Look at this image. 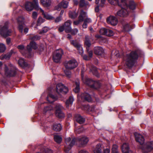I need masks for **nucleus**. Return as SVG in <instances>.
I'll list each match as a JSON object with an SVG mask.
<instances>
[{"instance_id": "obj_1", "label": "nucleus", "mask_w": 153, "mask_h": 153, "mask_svg": "<svg viewBox=\"0 0 153 153\" xmlns=\"http://www.w3.org/2000/svg\"><path fill=\"white\" fill-rule=\"evenodd\" d=\"M142 52L137 50L133 51L127 54L124 58L127 67L131 68L134 65L139 56H141Z\"/></svg>"}, {"instance_id": "obj_2", "label": "nucleus", "mask_w": 153, "mask_h": 153, "mask_svg": "<svg viewBox=\"0 0 153 153\" xmlns=\"http://www.w3.org/2000/svg\"><path fill=\"white\" fill-rule=\"evenodd\" d=\"M9 22H6L4 25L3 26H0V34L1 35L5 38L11 35L12 32L11 29H8Z\"/></svg>"}, {"instance_id": "obj_3", "label": "nucleus", "mask_w": 153, "mask_h": 153, "mask_svg": "<svg viewBox=\"0 0 153 153\" xmlns=\"http://www.w3.org/2000/svg\"><path fill=\"white\" fill-rule=\"evenodd\" d=\"M5 74L7 76L13 77L16 74L17 69L11 64L7 67L5 65L4 68Z\"/></svg>"}, {"instance_id": "obj_4", "label": "nucleus", "mask_w": 153, "mask_h": 153, "mask_svg": "<svg viewBox=\"0 0 153 153\" xmlns=\"http://www.w3.org/2000/svg\"><path fill=\"white\" fill-rule=\"evenodd\" d=\"M34 4L32 2L27 1L25 4V7L26 10L28 11H31L34 8L36 10H39L40 8L39 7L38 0H34Z\"/></svg>"}, {"instance_id": "obj_5", "label": "nucleus", "mask_w": 153, "mask_h": 153, "mask_svg": "<svg viewBox=\"0 0 153 153\" xmlns=\"http://www.w3.org/2000/svg\"><path fill=\"white\" fill-rule=\"evenodd\" d=\"M78 65L77 61L74 59L65 61L64 63V65L67 69H72L76 67Z\"/></svg>"}, {"instance_id": "obj_6", "label": "nucleus", "mask_w": 153, "mask_h": 153, "mask_svg": "<svg viewBox=\"0 0 153 153\" xmlns=\"http://www.w3.org/2000/svg\"><path fill=\"white\" fill-rule=\"evenodd\" d=\"M63 54L62 50L59 49L53 53V61L56 63L60 62L62 56Z\"/></svg>"}, {"instance_id": "obj_7", "label": "nucleus", "mask_w": 153, "mask_h": 153, "mask_svg": "<svg viewBox=\"0 0 153 153\" xmlns=\"http://www.w3.org/2000/svg\"><path fill=\"white\" fill-rule=\"evenodd\" d=\"M55 114L56 116L59 118L62 119L65 117V114L62 110L63 109V107L59 104H57L56 106Z\"/></svg>"}, {"instance_id": "obj_8", "label": "nucleus", "mask_w": 153, "mask_h": 153, "mask_svg": "<svg viewBox=\"0 0 153 153\" xmlns=\"http://www.w3.org/2000/svg\"><path fill=\"white\" fill-rule=\"evenodd\" d=\"M68 91V89L67 87L62 83H59L56 86V91L59 94L62 93L63 94H66Z\"/></svg>"}, {"instance_id": "obj_9", "label": "nucleus", "mask_w": 153, "mask_h": 153, "mask_svg": "<svg viewBox=\"0 0 153 153\" xmlns=\"http://www.w3.org/2000/svg\"><path fill=\"white\" fill-rule=\"evenodd\" d=\"M153 149V141L148 142L142 149V152L144 153H148Z\"/></svg>"}, {"instance_id": "obj_10", "label": "nucleus", "mask_w": 153, "mask_h": 153, "mask_svg": "<svg viewBox=\"0 0 153 153\" xmlns=\"http://www.w3.org/2000/svg\"><path fill=\"white\" fill-rule=\"evenodd\" d=\"M71 43L76 48L80 54L82 56L84 51L81 45L77 41L74 40H71Z\"/></svg>"}, {"instance_id": "obj_11", "label": "nucleus", "mask_w": 153, "mask_h": 153, "mask_svg": "<svg viewBox=\"0 0 153 153\" xmlns=\"http://www.w3.org/2000/svg\"><path fill=\"white\" fill-rule=\"evenodd\" d=\"M17 22L19 24L18 30L21 33H22L24 28L25 25L24 23V19L23 17H20L17 19Z\"/></svg>"}, {"instance_id": "obj_12", "label": "nucleus", "mask_w": 153, "mask_h": 153, "mask_svg": "<svg viewBox=\"0 0 153 153\" xmlns=\"http://www.w3.org/2000/svg\"><path fill=\"white\" fill-rule=\"evenodd\" d=\"M37 47L36 42L33 41L31 42L29 45H28L27 47V50L29 53V55L27 56V57L30 58L31 56V52L32 51V49L33 48L35 50L36 49Z\"/></svg>"}, {"instance_id": "obj_13", "label": "nucleus", "mask_w": 153, "mask_h": 153, "mask_svg": "<svg viewBox=\"0 0 153 153\" xmlns=\"http://www.w3.org/2000/svg\"><path fill=\"white\" fill-rule=\"evenodd\" d=\"M81 100L83 101H87L91 102L92 101V98L91 95L88 93H82L80 96Z\"/></svg>"}, {"instance_id": "obj_14", "label": "nucleus", "mask_w": 153, "mask_h": 153, "mask_svg": "<svg viewBox=\"0 0 153 153\" xmlns=\"http://www.w3.org/2000/svg\"><path fill=\"white\" fill-rule=\"evenodd\" d=\"M77 140L81 146H83L86 145L88 142L89 140L86 137H81L77 138Z\"/></svg>"}, {"instance_id": "obj_15", "label": "nucleus", "mask_w": 153, "mask_h": 153, "mask_svg": "<svg viewBox=\"0 0 153 153\" xmlns=\"http://www.w3.org/2000/svg\"><path fill=\"white\" fill-rule=\"evenodd\" d=\"M134 135L136 140L140 144L142 145L144 142V139L143 137L140 134L135 133Z\"/></svg>"}, {"instance_id": "obj_16", "label": "nucleus", "mask_w": 153, "mask_h": 153, "mask_svg": "<svg viewBox=\"0 0 153 153\" xmlns=\"http://www.w3.org/2000/svg\"><path fill=\"white\" fill-rule=\"evenodd\" d=\"M75 119L77 123L80 124L84 123L85 121V117L79 114H76L75 115Z\"/></svg>"}, {"instance_id": "obj_17", "label": "nucleus", "mask_w": 153, "mask_h": 153, "mask_svg": "<svg viewBox=\"0 0 153 153\" xmlns=\"http://www.w3.org/2000/svg\"><path fill=\"white\" fill-rule=\"evenodd\" d=\"M68 5V2L65 0H63L56 7V9L57 10H60L61 7H63L64 8H67Z\"/></svg>"}, {"instance_id": "obj_18", "label": "nucleus", "mask_w": 153, "mask_h": 153, "mask_svg": "<svg viewBox=\"0 0 153 153\" xmlns=\"http://www.w3.org/2000/svg\"><path fill=\"white\" fill-rule=\"evenodd\" d=\"M107 22L108 24L115 26L117 25L118 21L117 19L114 16H110L107 19Z\"/></svg>"}, {"instance_id": "obj_19", "label": "nucleus", "mask_w": 153, "mask_h": 153, "mask_svg": "<svg viewBox=\"0 0 153 153\" xmlns=\"http://www.w3.org/2000/svg\"><path fill=\"white\" fill-rule=\"evenodd\" d=\"M117 15L121 17H126L128 15V12L126 8H122L117 12Z\"/></svg>"}, {"instance_id": "obj_20", "label": "nucleus", "mask_w": 153, "mask_h": 153, "mask_svg": "<svg viewBox=\"0 0 153 153\" xmlns=\"http://www.w3.org/2000/svg\"><path fill=\"white\" fill-rule=\"evenodd\" d=\"M122 150L123 153H132L131 151L129 150L128 143H124L122 147Z\"/></svg>"}, {"instance_id": "obj_21", "label": "nucleus", "mask_w": 153, "mask_h": 153, "mask_svg": "<svg viewBox=\"0 0 153 153\" xmlns=\"http://www.w3.org/2000/svg\"><path fill=\"white\" fill-rule=\"evenodd\" d=\"M71 21L70 20H68L64 23L63 25L65 27V32L67 33L68 31L71 30Z\"/></svg>"}, {"instance_id": "obj_22", "label": "nucleus", "mask_w": 153, "mask_h": 153, "mask_svg": "<svg viewBox=\"0 0 153 153\" xmlns=\"http://www.w3.org/2000/svg\"><path fill=\"white\" fill-rule=\"evenodd\" d=\"M122 25L124 30L126 31H129L133 29L131 25L127 23L123 22Z\"/></svg>"}, {"instance_id": "obj_23", "label": "nucleus", "mask_w": 153, "mask_h": 153, "mask_svg": "<svg viewBox=\"0 0 153 153\" xmlns=\"http://www.w3.org/2000/svg\"><path fill=\"white\" fill-rule=\"evenodd\" d=\"M87 17V13L84 11L83 10H81L79 13V15L78 17V19L79 21L83 22L84 19Z\"/></svg>"}, {"instance_id": "obj_24", "label": "nucleus", "mask_w": 153, "mask_h": 153, "mask_svg": "<svg viewBox=\"0 0 153 153\" xmlns=\"http://www.w3.org/2000/svg\"><path fill=\"white\" fill-rule=\"evenodd\" d=\"M94 53L97 55H100L104 53L103 48L100 47H96L94 49Z\"/></svg>"}, {"instance_id": "obj_25", "label": "nucleus", "mask_w": 153, "mask_h": 153, "mask_svg": "<svg viewBox=\"0 0 153 153\" xmlns=\"http://www.w3.org/2000/svg\"><path fill=\"white\" fill-rule=\"evenodd\" d=\"M120 5H118L120 7L122 8H125L128 9V5H127V0H118Z\"/></svg>"}, {"instance_id": "obj_26", "label": "nucleus", "mask_w": 153, "mask_h": 153, "mask_svg": "<svg viewBox=\"0 0 153 153\" xmlns=\"http://www.w3.org/2000/svg\"><path fill=\"white\" fill-rule=\"evenodd\" d=\"M41 12L42 13V14L44 17L48 19L53 20L54 19V18L52 16L48 14L47 13H45L44 11L41 8H39Z\"/></svg>"}, {"instance_id": "obj_27", "label": "nucleus", "mask_w": 153, "mask_h": 153, "mask_svg": "<svg viewBox=\"0 0 153 153\" xmlns=\"http://www.w3.org/2000/svg\"><path fill=\"white\" fill-rule=\"evenodd\" d=\"M85 39L84 41L85 45L87 47H90L91 45V43L89 36L88 35H86L85 36Z\"/></svg>"}, {"instance_id": "obj_28", "label": "nucleus", "mask_w": 153, "mask_h": 153, "mask_svg": "<svg viewBox=\"0 0 153 153\" xmlns=\"http://www.w3.org/2000/svg\"><path fill=\"white\" fill-rule=\"evenodd\" d=\"M84 23L82 25V27L84 28H86L87 27L88 24L91 22L92 20L90 18L87 17L84 21Z\"/></svg>"}, {"instance_id": "obj_29", "label": "nucleus", "mask_w": 153, "mask_h": 153, "mask_svg": "<svg viewBox=\"0 0 153 153\" xmlns=\"http://www.w3.org/2000/svg\"><path fill=\"white\" fill-rule=\"evenodd\" d=\"M56 99V97L52 94H50L47 98V100L50 103L53 102Z\"/></svg>"}, {"instance_id": "obj_30", "label": "nucleus", "mask_w": 153, "mask_h": 153, "mask_svg": "<svg viewBox=\"0 0 153 153\" xmlns=\"http://www.w3.org/2000/svg\"><path fill=\"white\" fill-rule=\"evenodd\" d=\"M101 85V83L99 81H94L91 88L96 89L99 88Z\"/></svg>"}, {"instance_id": "obj_31", "label": "nucleus", "mask_w": 153, "mask_h": 153, "mask_svg": "<svg viewBox=\"0 0 153 153\" xmlns=\"http://www.w3.org/2000/svg\"><path fill=\"white\" fill-rule=\"evenodd\" d=\"M80 7H82L90 6L88 2L85 0H80L79 2Z\"/></svg>"}, {"instance_id": "obj_32", "label": "nucleus", "mask_w": 153, "mask_h": 153, "mask_svg": "<svg viewBox=\"0 0 153 153\" xmlns=\"http://www.w3.org/2000/svg\"><path fill=\"white\" fill-rule=\"evenodd\" d=\"M101 144L100 143H98L97 144L96 148L94 150V153H101L102 147Z\"/></svg>"}, {"instance_id": "obj_33", "label": "nucleus", "mask_w": 153, "mask_h": 153, "mask_svg": "<svg viewBox=\"0 0 153 153\" xmlns=\"http://www.w3.org/2000/svg\"><path fill=\"white\" fill-rule=\"evenodd\" d=\"M41 1L43 5L45 7H49L51 5V0H41Z\"/></svg>"}, {"instance_id": "obj_34", "label": "nucleus", "mask_w": 153, "mask_h": 153, "mask_svg": "<svg viewBox=\"0 0 153 153\" xmlns=\"http://www.w3.org/2000/svg\"><path fill=\"white\" fill-rule=\"evenodd\" d=\"M18 63L19 65L22 67H26L27 65V63L25 62L23 59H20L19 60Z\"/></svg>"}, {"instance_id": "obj_35", "label": "nucleus", "mask_w": 153, "mask_h": 153, "mask_svg": "<svg viewBox=\"0 0 153 153\" xmlns=\"http://www.w3.org/2000/svg\"><path fill=\"white\" fill-rule=\"evenodd\" d=\"M90 70L92 72L93 74L98 77H99L98 72L97 71V68L94 66H91L90 68Z\"/></svg>"}, {"instance_id": "obj_36", "label": "nucleus", "mask_w": 153, "mask_h": 153, "mask_svg": "<svg viewBox=\"0 0 153 153\" xmlns=\"http://www.w3.org/2000/svg\"><path fill=\"white\" fill-rule=\"evenodd\" d=\"M129 3L128 8V7L130 9L132 10H134L135 9L136 5L133 1H129Z\"/></svg>"}, {"instance_id": "obj_37", "label": "nucleus", "mask_w": 153, "mask_h": 153, "mask_svg": "<svg viewBox=\"0 0 153 153\" xmlns=\"http://www.w3.org/2000/svg\"><path fill=\"white\" fill-rule=\"evenodd\" d=\"M62 129L61 125L59 124H55L53 125V129L56 131H59Z\"/></svg>"}, {"instance_id": "obj_38", "label": "nucleus", "mask_w": 153, "mask_h": 153, "mask_svg": "<svg viewBox=\"0 0 153 153\" xmlns=\"http://www.w3.org/2000/svg\"><path fill=\"white\" fill-rule=\"evenodd\" d=\"M74 101V99L73 97L71 96L69 97V99L67 100L65 102L67 107H68L70 104L72 105Z\"/></svg>"}, {"instance_id": "obj_39", "label": "nucleus", "mask_w": 153, "mask_h": 153, "mask_svg": "<svg viewBox=\"0 0 153 153\" xmlns=\"http://www.w3.org/2000/svg\"><path fill=\"white\" fill-rule=\"evenodd\" d=\"M111 153H119L118 146L116 144H114L111 149Z\"/></svg>"}, {"instance_id": "obj_40", "label": "nucleus", "mask_w": 153, "mask_h": 153, "mask_svg": "<svg viewBox=\"0 0 153 153\" xmlns=\"http://www.w3.org/2000/svg\"><path fill=\"white\" fill-rule=\"evenodd\" d=\"M93 81H94L91 79L86 78L85 79V80L84 82L85 84L91 87L92 83H93Z\"/></svg>"}, {"instance_id": "obj_41", "label": "nucleus", "mask_w": 153, "mask_h": 153, "mask_svg": "<svg viewBox=\"0 0 153 153\" xmlns=\"http://www.w3.org/2000/svg\"><path fill=\"white\" fill-rule=\"evenodd\" d=\"M54 138L55 141L58 143H60L62 140L61 137L57 135H54Z\"/></svg>"}, {"instance_id": "obj_42", "label": "nucleus", "mask_w": 153, "mask_h": 153, "mask_svg": "<svg viewBox=\"0 0 153 153\" xmlns=\"http://www.w3.org/2000/svg\"><path fill=\"white\" fill-rule=\"evenodd\" d=\"M78 142V141L77 140V138H74L72 139V140H71L70 143L69 144V146L68 148V150L71 149V147L75 144V142Z\"/></svg>"}, {"instance_id": "obj_43", "label": "nucleus", "mask_w": 153, "mask_h": 153, "mask_svg": "<svg viewBox=\"0 0 153 153\" xmlns=\"http://www.w3.org/2000/svg\"><path fill=\"white\" fill-rule=\"evenodd\" d=\"M40 39V36L37 35L35 36L30 35L29 37V39L33 41H36L39 40Z\"/></svg>"}, {"instance_id": "obj_44", "label": "nucleus", "mask_w": 153, "mask_h": 153, "mask_svg": "<svg viewBox=\"0 0 153 153\" xmlns=\"http://www.w3.org/2000/svg\"><path fill=\"white\" fill-rule=\"evenodd\" d=\"M17 48L19 50H20V51L23 55H25L26 56H27L26 54L25 53H23V52L25 50V47L24 45H19L17 46Z\"/></svg>"}, {"instance_id": "obj_45", "label": "nucleus", "mask_w": 153, "mask_h": 153, "mask_svg": "<svg viewBox=\"0 0 153 153\" xmlns=\"http://www.w3.org/2000/svg\"><path fill=\"white\" fill-rule=\"evenodd\" d=\"M76 85V88L74 89V91L76 93H78L79 91V82L77 80L75 82Z\"/></svg>"}, {"instance_id": "obj_46", "label": "nucleus", "mask_w": 153, "mask_h": 153, "mask_svg": "<svg viewBox=\"0 0 153 153\" xmlns=\"http://www.w3.org/2000/svg\"><path fill=\"white\" fill-rule=\"evenodd\" d=\"M77 16L78 13H76L74 11L70 12L69 13V16L71 18H75L77 17Z\"/></svg>"}, {"instance_id": "obj_47", "label": "nucleus", "mask_w": 153, "mask_h": 153, "mask_svg": "<svg viewBox=\"0 0 153 153\" xmlns=\"http://www.w3.org/2000/svg\"><path fill=\"white\" fill-rule=\"evenodd\" d=\"M78 32V30L77 28H74L72 29V28H71V30L67 33H71V35H76Z\"/></svg>"}, {"instance_id": "obj_48", "label": "nucleus", "mask_w": 153, "mask_h": 153, "mask_svg": "<svg viewBox=\"0 0 153 153\" xmlns=\"http://www.w3.org/2000/svg\"><path fill=\"white\" fill-rule=\"evenodd\" d=\"M108 2L111 4L116 5L117 4L118 5H120L121 4L119 3L118 0H108Z\"/></svg>"}, {"instance_id": "obj_49", "label": "nucleus", "mask_w": 153, "mask_h": 153, "mask_svg": "<svg viewBox=\"0 0 153 153\" xmlns=\"http://www.w3.org/2000/svg\"><path fill=\"white\" fill-rule=\"evenodd\" d=\"M114 34V33L111 30L107 29V32L105 35L108 36H113Z\"/></svg>"}, {"instance_id": "obj_50", "label": "nucleus", "mask_w": 153, "mask_h": 153, "mask_svg": "<svg viewBox=\"0 0 153 153\" xmlns=\"http://www.w3.org/2000/svg\"><path fill=\"white\" fill-rule=\"evenodd\" d=\"M6 47L5 45L3 43L0 44V52L3 53L6 50Z\"/></svg>"}, {"instance_id": "obj_51", "label": "nucleus", "mask_w": 153, "mask_h": 153, "mask_svg": "<svg viewBox=\"0 0 153 153\" xmlns=\"http://www.w3.org/2000/svg\"><path fill=\"white\" fill-rule=\"evenodd\" d=\"M49 30L48 27H44L42 28V30L39 32L40 34H42L46 33Z\"/></svg>"}, {"instance_id": "obj_52", "label": "nucleus", "mask_w": 153, "mask_h": 153, "mask_svg": "<svg viewBox=\"0 0 153 153\" xmlns=\"http://www.w3.org/2000/svg\"><path fill=\"white\" fill-rule=\"evenodd\" d=\"M107 29L105 28H101L99 31L100 33L102 35H105L106 34Z\"/></svg>"}, {"instance_id": "obj_53", "label": "nucleus", "mask_w": 153, "mask_h": 153, "mask_svg": "<svg viewBox=\"0 0 153 153\" xmlns=\"http://www.w3.org/2000/svg\"><path fill=\"white\" fill-rule=\"evenodd\" d=\"M64 72L66 76L68 78H70L71 77V72L69 71L66 70L64 71Z\"/></svg>"}, {"instance_id": "obj_54", "label": "nucleus", "mask_w": 153, "mask_h": 153, "mask_svg": "<svg viewBox=\"0 0 153 153\" xmlns=\"http://www.w3.org/2000/svg\"><path fill=\"white\" fill-rule=\"evenodd\" d=\"M45 20L41 17H39L38 18L37 22V26L40 25V24L44 22Z\"/></svg>"}, {"instance_id": "obj_55", "label": "nucleus", "mask_w": 153, "mask_h": 153, "mask_svg": "<svg viewBox=\"0 0 153 153\" xmlns=\"http://www.w3.org/2000/svg\"><path fill=\"white\" fill-rule=\"evenodd\" d=\"M84 130V128L83 127H81L79 128L76 130V133L78 134H79L82 132Z\"/></svg>"}, {"instance_id": "obj_56", "label": "nucleus", "mask_w": 153, "mask_h": 153, "mask_svg": "<svg viewBox=\"0 0 153 153\" xmlns=\"http://www.w3.org/2000/svg\"><path fill=\"white\" fill-rule=\"evenodd\" d=\"M10 55H4L2 56L1 59H9L10 58Z\"/></svg>"}, {"instance_id": "obj_57", "label": "nucleus", "mask_w": 153, "mask_h": 153, "mask_svg": "<svg viewBox=\"0 0 153 153\" xmlns=\"http://www.w3.org/2000/svg\"><path fill=\"white\" fill-rule=\"evenodd\" d=\"M71 141V138L70 137H68L65 138V142L66 144L69 146V144H70Z\"/></svg>"}, {"instance_id": "obj_58", "label": "nucleus", "mask_w": 153, "mask_h": 153, "mask_svg": "<svg viewBox=\"0 0 153 153\" xmlns=\"http://www.w3.org/2000/svg\"><path fill=\"white\" fill-rule=\"evenodd\" d=\"M58 31L59 32H62L65 30V27L63 25L60 26L58 28Z\"/></svg>"}, {"instance_id": "obj_59", "label": "nucleus", "mask_w": 153, "mask_h": 153, "mask_svg": "<svg viewBox=\"0 0 153 153\" xmlns=\"http://www.w3.org/2000/svg\"><path fill=\"white\" fill-rule=\"evenodd\" d=\"M37 16V13L36 12H33L32 13V17L33 19H36Z\"/></svg>"}, {"instance_id": "obj_60", "label": "nucleus", "mask_w": 153, "mask_h": 153, "mask_svg": "<svg viewBox=\"0 0 153 153\" xmlns=\"http://www.w3.org/2000/svg\"><path fill=\"white\" fill-rule=\"evenodd\" d=\"M82 21H79V19H78V20L76 21H74V22L73 23L75 25H78L80 22H82Z\"/></svg>"}, {"instance_id": "obj_61", "label": "nucleus", "mask_w": 153, "mask_h": 153, "mask_svg": "<svg viewBox=\"0 0 153 153\" xmlns=\"http://www.w3.org/2000/svg\"><path fill=\"white\" fill-rule=\"evenodd\" d=\"M62 20L61 17L58 16L56 18L55 20V22L56 23H57L60 21Z\"/></svg>"}, {"instance_id": "obj_62", "label": "nucleus", "mask_w": 153, "mask_h": 153, "mask_svg": "<svg viewBox=\"0 0 153 153\" xmlns=\"http://www.w3.org/2000/svg\"><path fill=\"white\" fill-rule=\"evenodd\" d=\"M105 1L106 0H101V3L100 4V6L101 7H103L104 5Z\"/></svg>"}, {"instance_id": "obj_63", "label": "nucleus", "mask_w": 153, "mask_h": 153, "mask_svg": "<svg viewBox=\"0 0 153 153\" xmlns=\"http://www.w3.org/2000/svg\"><path fill=\"white\" fill-rule=\"evenodd\" d=\"M6 43H7V44L8 45H9L10 44V42H11V39L10 38H7V39H6Z\"/></svg>"}, {"instance_id": "obj_64", "label": "nucleus", "mask_w": 153, "mask_h": 153, "mask_svg": "<svg viewBox=\"0 0 153 153\" xmlns=\"http://www.w3.org/2000/svg\"><path fill=\"white\" fill-rule=\"evenodd\" d=\"M110 150L109 149L107 148L103 151V153H110Z\"/></svg>"}]
</instances>
